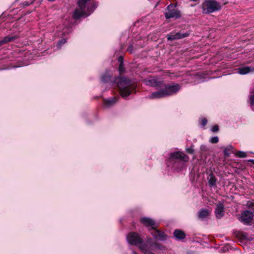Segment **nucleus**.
Masks as SVG:
<instances>
[{
	"label": "nucleus",
	"instance_id": "nucleus-28",
	"mask_svg": "<svg viewBox=\"0 0 254 254\" xmlns=\"http://www.w3.org/2000/svg\"><path fill=\"white\" fill-rule=\"evenodd\" d=\"M125 70V68L124 67L123 64H122V63L120 64L119 67V71L120 72V74H122L124 72Z\"/></svg>",
	"mask_w": 254,
	"mask_h": 254
},
{
	"label": "nucleus",
	"instance_id": "nucleus-16",
	"mask_svg": "<svg viewBox=\"0 0 254 254\" xmlns=\"http://www.w3.org/2000/svg\"><path fill=\"white\" fill-rule=\"evenodd\" d=\"M210 213L208 209L202 208L198 212L197 216L199 219L203 220L209 216Z\"/></svg>",
	"mask_w": 254,
	"mask_h": 254
},
{
	"label": "nucleus",
	"instance_id": "nucleus-9",
	"mask_svg": "<svg viewBox=\"0 0 254 254\" xmlns=\"http://www.w3.org/2000/svg\"><path fill=\"white\" fill-rule=\"evenodd\" d=\"M190 34L189 32H179L177 33L171 32L167 36V39L169 41H173L177 39H182L188 37Z\"/></svg>",
	"mask_w": 254,
	"mask_h": 254
},
{
	"label": "nucleus",
	"instance_id": "nucleus-33",
	"mask_svg": "<svg viewBox=\"0 0 254 254\" xmlns=\"http://www.w3.org/2000/svg\"><path fill=\"white\" fill-rule=\"evenodd\" d=\"M118 61H119V62L120 63V64H121L122 63V64H123V57L120 56L119 58Z\"/></svg>",
	"mask_w": 254,
	"mask_h": 254
},
{
	"label": "nucleus",
	"instance_id": "nucleus-19",
	"mask_svg": "<svg viewBox=\"0 0 254 254\" xmlns=\"http://www.w3.org/2000/svg\"><path fill=\"white\" fill-rule=\"evenodd\" d=\"M253 70H254V69L249 66H245L238 68V72L241 74H246Z\"/></svg>",
	"mask_w": 254,
	"mask_h": 254
},
{
	"label": "nucleus",
	"instance_id": "nucleus-31",
	"mask_svg": "<svg viewBox=\"0 0 254 254\" xmlns=\"http://www.w3.org/2000/svg\"><path fill=\"white\" fill-rule=\"evenodd\" d=\"M247 206L249 208H251L254 206V203L250 201H248L247 203Z\"/></svg>",
	"mask_w": 254,
	"mask_h": 254
},
{
	"label": "nucleus",
	"instance_id": "nucleus-38",
	"mask_svg": "<svg viewBox=\"0 0 254 254\" xmlns=\"http://www.w3.org/2000/svg\"><path fill=\"white\" fill-rule=\"evenodd\" d=\"M213 127H218V126L217 125H215V126H214Z\"/></svg>",
	"mask_w": 254,
	"mask_h": 254
},
{
	"label": "nucleus",
	"instance_id": "nucleus-26",
	"mask_svg": "<svg viewBox=\"0 0 254 254\" xmlns=\"http://www.w3.org/2000/svg\"><path fill=\"white\" fill-rule=\"evenodd\" d=\"M219 141V138L218 136H214L210 138V142L212 143H217Z\"/></svg>",
	"mask_w": 254,
	"mask_h": 254
},
{
	"label": "nucleus",
	"instance_id": "nucleus-12",
	"mask_svg": "<svg viewBox=\"0 0 254 254\" xmlns=\"http://www.w3.org/2000/svg\"><path fill=\"white\" fill-rule=\"evenodd\" d=\"M152 230L153 231L151 232V234L155 239H158L160 241H163L166 239L167 236L165 235L164 233L157 230L156 227H155V229H153Z\"/></svg>",
	"mask_w": 254,
	"mask_h": 254
},
{
	"label": "nucleus",
	"instance_id": "nucleus-25",
	"mask_svg": "<svg viewBox=\"0 0 254 254\" xmlns=\"http://www.w3.org/2000/svg\"><path fill=\"white\" fill-rule=\"evenodd\" d=\"M250 100L251 102V108L253 111H254V94L250 96Z\"/></svg>",
	"mask_w": 254,
	"mask_h": 254
},
{
	"label": "nucleus",
	"instance_id": "nucleus-21",
	"mask_svg": "<svg viewBox=\"0 0 254 254\" xmlns=\"http://www.w3.org/2000/svg\"><path fill=\"white\" fill-rule=\"evenodd\" d=\"M233 149V147L231 145H228L227 146L224 150V154L225 156H229L230 155V152L232 151Z\"/></svg>",
	"mask_w": 254,
	"mask_h": 254
},
{
	"label": "nucleus",
	"instance_id": "nucleus-4",
	"mask_svg": "<svg viewBox=\"0 0 254 254\" xmlns=\"http://www.w3.org/2000/svg\"><path fill=\"white\" fill-rule=\"evenodd\" d=\"M113 83L119 88L121 96L124 98L128 97L134 88L131 81L125 77H117Z\"/></svg>",
	"mask_w": 254,
	"mask_h": 254
},
{
	"label": "nucleus",
	"instance_id": "nucleus-34",
	"mask_svg": "<svg viewBox=\"0 0 254 254\" xmlns=\"http://www.w3.org/2000/svg\"><path fill=\"white\" fill-rule=\"evenodd\" d=\"M133 50V46L132 45L129 46V47L127 48V51H129L130 53L132 52Z\"/></svg>",
	"mask_w": 254,
	"mask_h": 254
},
{
	"label": "nucleus",
	"instance_id": "nucleus-5",
	"mask_svg": "<svg viewBox=\"0 0 254 254\" xmlns=\"http://www.w3.org/2000/svg\"><path fill=\"white\" fill-rule=\"evenodd\" d=\"M203 13H210L221 9L220 4L215 0H205L202 3Z\"/></svg>",
	"mask_w": 254,
	"mask_h": 254
},
{
	"label": "nucleus",
	"instance_id": "nucleus-37",
	"mask_svg": "<svg viewBox=\"0 0 254 254\" xmlns=\"http://www.w3.org/2000/svg\"><path fill=\"white\" fill-rule=\"evenodd\" d=\"M132 254H137L136 252L133 251L132 252Z\"/></svg>",
	"mask_w": 254,
	"mask_h": 254
},
{
	"label": "nucleus",
	"instance_id": "nucleus-30",
	"mask_svg": "<svg viewBox=\"0 0 254 254\" xmlns=\"http://www.w3.org/2000/svg\"><path fill=\"white\" fill-rule=\"evenodd\" d=\"M207 120L205 118L202 119L201 122V125L202 126H205L207 124Z\"/></svg>",
	"mask_w": 254,
	"mask_h": 254
},
{
	"label": "nucleus",
	"instance_id": "nucleus-36",
	"mask_svg": "<svg viewBox=\"0 0 254 254\" xmlns=\"http://www.w3.org/2000/svg\"><path fill=\"white\" fill-rule=\"evenodd\" d=\"M246 234H247L246 233H243V234H242V236H243V237H246Z\"/></svg>",
	"mask_w": 254,
	"mask_h": 254
},
{
	"label": "nucleus",
	"instance_id": "nucleus-2",
	"mask_svg": "<svg viewBox=\"0 0 254 254\" xmlns=\"http://www.w3.org/2000/svg\"><path fill=\"white\" fill-rule=\"evenodd\" d=\"M78 5L79 9H76L73 14L75 19L89 16L97 7L96 4L91 2L90 0H79Z\"/></svg>",
	"mask_w": 254,
	"mask_h": 254
},
{
	"label": "nucleus",
	"instance_id": "nucleus-3",
	"mask_svg": "<svg viewBox=\"0 0 254 254\" xmlns=\"http://www.w3.org/2000/svg\"><path fill=\"white\" fill-rule=\"evenodd\" d=\"M189 160V156L184 153L180 151L174 152L169 154L168 166L171 165L174 169L181 170L185 166L184 162Z\"/></svg>",
	"mask_w": 254,
	"mask_h": 254
},
{
	"label": "nucleus",
	"instance_id": "nucleus-18",
	"mask_svg": "<svg viewBox=\"0 0 254 254\" xmlns=\"http://www.w3.org/2000/svg\"><path fill=\"white\" fill-rule=\"evenodd\" d=\"M17 37L16 36H7L4 37L2 39L0 40V46L3 45L4 44H6L8 42L13 41V40L16 39Z\"/></svg>",
	"mask_w": 254,
	"mask_h": 254
},
{
	"label": "nucleus",
	"instance_id": "nucleus-14",
	"mask_svg": "<svg viewBox=\"0 0 254 254\" xmlns=\"http://www.w3.org/2000/svg\"><path fill=\"white\" fill-rule=\"evenodd\" d=\"M165 97H166V95L164 88L158 91L153 92L149 95L150 99L161 98Z\"/></svg>",
	"mask_w": 254,
	"mask_h": 254
},
{
	"label": "nucleus",
	"instance_id": "nucleus-8",
	"mask_svg": "<svg viewBox=\"0 0 254 254\" xmlns=\"http://www.w3.org/2000/svg\"><path fill=\"white\" fill-rule=\"evenodd\" d=\"M162 88H164L166 96H168L176 94L180 89L181 87L177 83L166 84L163 83Z\"/></svg>",
	"mask_w": 254,
	"mask_h": 254
},
{
	"label": "nucleus",
	"instance_id": "nucleus-11",
	"mask_svg": "<svg viewBox=\"0 0 254 254\" xmlns=\"http://www.w3.org/2000/svg\"><path fill=\"white\" fill-rule=\"evenodd\" d=\"M140 221L143 225L146 227H151V229H155V221L148 217H143L140 218Z\"/></svg>",
	"mask_w": 254,
	"mask_h": 254
},
{
	"label": "nucleus",
	"instance_id": "nucleus-24",
	"mask_svg": "<svg viewBox=\"0 0 254 254\" xmlns=\"http://www.w3.org/2000/svg\"><path fill=\"white\" fill-rule=\"evenodd\" d=\"M236 155L238 156L239 157H241V158H244V157H247V154L245 152L240 151H238L236 153Z\"/></svg>",
	"mask_w": 254,
	"mask_h": 254
},
{
	"label": "nucleus",
	"instance_id": "nucleus-6",
	"mask_svg": "<svg viewBox=\"0 0 254 254\" xmlns=\"http://www.w3.org/2000/svg\"><path fill=\"white\" fill-rule=\"evenodd\" d=\"M175 4H170L166 8L165 12V16L166 19L174 18L175 19L179 18L181 17L180 10L176 8Z\"/></svg>",
	"mask_w": 254,
	"mask_h": 254
},
{
	"label": "nucleus",
	"instance_id": "nucleus-13",
	"mask_svg": "<svg viewBox=\"0 0 254 254\" xmlns=\"http://www.w3.org/2000/svg\"><path fill=\"white\" fill-rule=\"evenodd\" d=\"M215 215L217 218L220 219L224 214V206L222 203H219L215 209Z\"/></svg>",
	"mask_w": 254,
	"mask_h": 254
},
{
	"label": "nucleus",
	"instance_id": "nucleus-22",
	"mask_svg": "<svg viewBox=\"0 0 254 254\" xmlns=\"http://www.w3.org/2000/svg\"><path fill=\"white\" fill-rule=\"evenodd\" d=\"M111 77L108 74H105L102 76L101 80L103 82H108L111 80Z\"/></svg>",
	"mask_w": 254,
	"mask_h": 254
},
{
	"label": "nucleus",
	"instance_id": "nucleus-27",
	"mask_svg": "<svg viewBox=\"0 0 254 254\" xmlns=\"http://www.w3.org/2000/svg\"><path fill=\"white\" fill-rule=\"evenodd\" d=\"M64 44V39H61L57 44V49H60Z\"/></svg>",
	"mask_w": 254,
	"mask_h": 254
},
{
	"label": "nucleus",
	"instance_id": "nucleus-29",
	"mask_svg": "<svg viewBox=\"0 0 254 254\" xmlns=\"http://www.w3.org/2000/svg\"><path fill=\"white\" fill-rule=\"evenodd\" d=\"M200 149L203 151H206L207 150V147L205 145H201L200 147Z\"/></svg>",
	"mask_w": 254,
	"mask_h": 254
},
{
	"label": "nucleus",
	"instance_id": "nucleus-10",
	"mask_svg": "<svg viewBox=\"0 0 254 254\" xmlns=\"http://www.w3.org/2000/svg\"><path fill=\"white\" fill-rule=\"evenodd\" d=\"M146 85H149L156 88H162L163 84V81L158 80L156 77L151 78L145 80Z\"/></svg>",
	"mask_w": 254,
	"mask_h": 254
},
{
	"label": "nucleus",
	"instance_id": "nucleus-32",
	"mask_svg": "<svg viewBox=\"0 0 254 254\" xmlns=\"http://www.w3.org/2000/svg\"><path fill=\"white\" fill-rule=\"evenodd\" d=\"M219 128H211V131L213 133H215L219 131Z\"/></svg>",
	"mask_w": 254,
	"mask_h": 254
},
{
	"label": "nucleus",
	"instance_id": "nucleus-7",
	"mask_svg": "<svg viewBox=\"0 0 254 254\" xmlns=\"http://www.w3.org/2000/svg\"><path fill=\"white\" fill-rule=\"evenodd\" d=\"M254 217V213L249 210H244L242 212L239 221L246 225H251Z\"/></svg>",
	"mask_w": 254,
	"mask_h": 254
},
{
	"label": "nucleus",
	"instance_id": "nucleus-15",
	"mask_svg": "<svg viewBox=\"0 0 254 254\" xmlns=\"http://www.w3.org/2000/svg\"><path fill=\"white\" fill-rule=\"evenodd\" d=\"M119 99V97H113L104 100V104L106 107H110L114 106Z\"/></svg>",
	"mask_w": 254,
	"mask_h": 254
},
{
	"label": "nucleus",
	"instance_id": "nucleus-1",
	"mask_svg": "<svg viewBox=\"0 0 254 254\" xmlns=\"http://www.w3.org/2000/svg\"><path fill=\"white\" fill-rule=\"evenodd\" d=\"M127 240L132 245L138 246L139 249L144 254H154L152 250L159 248V244L149 239L146 243L143 244L142 240L136 233L130 232L127 236Z\"/></svg>",
	"mask_w": 254,
	"mask_h": 254
},
{
	"label": "nucleus",
	"instance_id": "nucleus-17",
	"mask_svg": "<svg viewBox=\"0 0 254 254\" xmlns=\"http://www.w3.org/2000/svg\"><path fill=\"white\" fill-rule=\"evenodd\" d=\"M174 237L179 240H182L185 239L186 237L185 233L181 230H175L173 232Z\"/></svg>",
	"mask_w": 254,
	"mask_h": 254
},
{
	"label": "nucleus",
	"instance_id": "nucleus-20",
	"mask_svg": "<svg viewBox=\"0 0 254 254\" xmlns=\"http://www.w3.org/2000/svg\"><path fill=\"white\" fill-rule=\"evenodd\" d=\"M217 180L212 173L209 175L208 179V184L210 187H212L216 185Z\"/></svg>",
	"mask_w": 254,
	"mask_h": 254
},
{
	"label": "nucleus",
	"instance_id": "nucleus-23",
	"mask_svg": "<svg viewBox=\"0 0 254 254\" xmlns=\"http://www.w3.org/2000/svg\"><path fill=\"white\" fill-rule=\"evenodd\" d=\"M193 145H191L190 147L186 148V151L188 153L190 154H193L194 153V150L193 149Z\"/></svg>",
	"mask_w": 254,
	"mask_h": 254
},
{
	"label": "nucleus",
	"instance_id": "nucleus-35",
	"mask_svg": "<svg viewBox=\"0 0 254 254\" xmlns=\"http://www.w3.org/2000/svg\"><path fill=\"white\" fill-rule=\"evenodd\" d=\"M248 161L252 162L253 164H254V159H250L248 160Z\"/></svg>",
	"mask_w": 254,
	"mask_h": 254
}]
</instances>
